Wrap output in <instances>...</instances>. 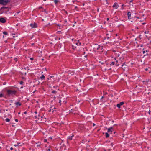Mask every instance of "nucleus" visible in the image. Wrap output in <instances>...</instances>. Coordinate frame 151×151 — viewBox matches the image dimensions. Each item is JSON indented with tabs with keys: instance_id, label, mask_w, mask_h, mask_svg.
Wrapping results in <instances>:
<instances>
[{
	"instance_id": "obj_3",
	"label": "nucleus",
	"mask_w": 151,
	"mask_h": 151,
	"mask_svg": "<svg viewBox=\"0 0 151 151\" xmlns=\"http://www.w3.org/2000/svg\"><path fill=\"white\" fill-rule=\"evenodd\" d=\"M38 118L37 119V120H36V121H37L38 122H41L42 120V116H40L39 115H38Z\"/></svg>"
},
{
	"instance_id": "obj_52",
	"label": "nucleus",
	"mask_w": 151,
	"mask_h": 151,
	"mask_svg": "<svg viewBox=\"0 0 151 151\" xmlns=\"http://www.w3.org/2000/svg\"><path fill=\"white\" fill-rule=\"evenodd\" d=\"M113 52H115V51L114 50V51H113Z\"/></svg>"
},
{
	"instance_id": "obj_2",
	"label": "nucleus",
	"mask_w": 151,
	"mask_h": 151,
	"mask_svg": "<svg viewBox=\"0 0 151 151\" xmlns=\"http://www.w3.org/2000/svg\"><path fill=\"white\" fill-rule=\"evenodd\" d=\"M9 1V0H0V4L5 5Z\"/></svg>"
},
{
	"instance_id": "obj_24",
	"label": "nucleus",
	"mask_w": 151,
	"mask_h": 151,
	"mask_svg": "<svg viewBox=\"0 0 151 151\" xmlns=\"http://www.w3.org/2000/svg\"><path fill=\"white\" fill-rule=\"evenodd\" d=\"M3 33L5 35H7V33L6 32H3Z\"/></svg>"
},
{
	"instance_id": "obj_21",
	"label": "nucleus",
	"mask_w": 151,
	"mask_h": 151,
	"mask_svg": "<svg viewBox=\"0 0 151 151\" xmlns=\"http://www.w3.org/2000/svg\"><path fill=\"white\" fill-rule=\"evenodd\" d=\"M119 104L121 106V105H123L124 104V102H120L119 103Z\"/></svg>"
},
{
	"instance_id": "obj_23",
	"label": "nucleus",
	"mask_w": 151,
	"mask_h": 151,
	"mask_svg": "<svg viewBox=\"0 0 151 151\" xmlns=\"http://www.w3.org/2000/svg\"><path fill=\"white\" fill-rule=\"evenodd\" d=\"M54 1L55 4H57L58 2V0H54Z\"/></svg>"
},
{
	"instance_id": "obj_57",
	"label": "nucleus",
	"mask_w": 151,
	"mask_h": 151,
	"mask_svg": "<svg viewBox=\"0 0 151 151\" xmlns=\"http://www.w3.org/2000/svg\"><path fill=\"white\" fill-rule=\"evenodd\" d=\"M1 110H0V113H1Z\"/></svg>"
},
{
	"instance_id": "obj_60",
	"label": "nucleus",
	"mask_w": 151,
	"mask_h": 151,
	"mask_svg": "<svg viewBox=\"0 0 151 151\" xmlns=\"http://www.w3.org/2000/svg\"><path fill=\"white\" fill-rule=\"evenodd\" d=\"M123 5H122V6H123Z\"/></svg>"
},
{
	"instance_id": "obj_16",
	"label": "nucleus",
	"mask_w": 151,
	"mask_h": 151,
	"mask_svg": "<svg viewBox=\"0 0 151 151\" xmlns=\"http://www.w3.org/2000/svg\"><path fill=\"white\" fill-rule=\"evenodd\" d=\"M105 136L107 138L109 137V135L107 133H106Z\"/></svg>"
},
{
	"instance_id": "obj_31",
	"label": "nucleus",
	"mask_w": 151,
	"mask_h": 151,
	"mask_svg": "<svg viewBox=\"0 0 151 151\" xmlns=\"http://www.w3.org/2000/svg\"><path fill=\"white\" fill-rule=\"evenodd\" d=\"M23 83V82L22 81H21L20 82V83L21 84H22V83Z\"/></svg>"
},
{
	"instance_id": "obj_55",
	"label": "nucleus",
	"mask_w": 151,
	"mask_h": 151,
	"mask_svg": "<svg viewBox=\"0 0 151 151\" xmlns=\"http://www.w3.org/2000/svg\"><path fill=\"white\" fill-rule=\"evenodd\" d=\"M111 145H112V146H113V145H112V144H111Z\"/></svg>"
},
{
	"instance_id": "obj_36",
	"label": "nucleus",
	"mask_w": 151,
	"mask_h": 151,
	"mask_svg": "<svg viewBox=\"0 0 151 151\" xmlns=\"http://www.w3.org/2000/svg\"><path fill=\"white\" fill-rule=\"evenodd\" d=\"M148 70V69H147V68H145V71H147Z\"/></svg>"
},
{
	"instance_id": "obj_19",
	"label": "nucleus",
	"mask_w": 151,
	"mask_h": 151,
	"mask_svg": "<svg viewBox=\"0 0 151 151\" xmlns=\"http://www.w3.org/2000/svg\"><path fill=\"white\" fill-rule=\"evenodd\" d=\"M57 91L55 90H53L52 91V92L53 93H56Z\"/></svg>"
},
{
	"instance_id": "obj_6",
	"label": "nucleus",
	"mask_w": 151,
	"mask_h": 151,
	"mask_svg": "<svg viewBox=\"0 0 151 151\" xmlns=\"http://www.w3.org/2000/svg\"><path fill=\"white\" fill-rule=\"evenodd\" d=\"M119 6L118 4L116 3H114V5L112 7L115 9H117L118 7Z\"/></svg>"
},
{
	"instance_id": "obj_15",
	"label": "nucleus",
	"mask_w": 151,
	"mask_h": 151,
	"mask_svg": "<svg viewBox=\"0 0 151 151\" xmlns=\"http://www.w3.org/2000/svg\"><path fill=\"white\" fill-rule=\"evenodd\" d=\"M40 78L41 79H44L45 78V76L43 75H42L41 77H40Z\"/></svg>"
},
{
	"instance_id": "obj_51",
	"label": "nucleus",
	"mask_w": 151,
	"mask_h": 151,
	"mask_svg": "<svg viewBox=\"0 0 151 151\" xmlns=\"http://www.w3.org/2000/svg\"><path fill=\"white\" fill-rule=\"evenodd\" d=\"M116 36H117V34H116Z\"/></svg>"
},
{
	"instance_id": "obj_42",
	"label": "nucleus",
	"mask_w": 151,
	"mask_h": 151,
	"mask_svg": "<svg viewBox=\"0 0 151 151\" xmlns=\"http://www.w3.org/2000/svg\"><path fill=\"white\" fill-rule=\"evenodd\" d=\"M26 113H27V112H24V114H26Z\"/></svg>"
},
{
	"instance_id": "obj_37",
	"label": "nucleus",
	"mask_w": 151,
	"mask_h": 151,
	"mask_svg": "<svg viewBox=\"0 0 151 151\" xmlns=\"http://www.w3.org/2000/svg\"><path fill=\"white\" fill-rule=\"evenodd\" d=\"M93 126H94L95 125V124L94 123H93Z\"/></svg>"
},
{
	"instance_id": "obj_34",
	"label": "nucleus",
	"mask_w": 151,
	"mask_h": 151,
	"mask_svg": "<svg viewBox=\"0 0 151 151\" xmlns=\"http://www.w3.org/2000/svg\"><path fill=\"white\" fill-rule=\"evenodd\" d=\"M14 60H15L16 61H17V58H14Z\"/></svg>"
},
{
	"instance_id": "obj_26",
	"label": "nucleus",
	"mask_w": 151,
	"mask_h": 151,
	"mask_svg": "<svg viewBox=\"0 0 151 151\" xmlns=\"http://www.w3.org/2000/svg\"><path fill=\"white\" fill-rule=\"evenodd\" d=\"M115 64V62H112L111 63V65H114Z\"/></svg>"
},
{
	"instance_id": "obj_25",
	"label": "nucleus",
	"mask_w": 151,
	"mask_h": 151,
	"mask_svg": "<svg viewBox=\"0 0 151 151\" xmlns=\"http://www.w3.org/2000/svg\"><path fill=\"white\" fill-rule=\"evenodd\" d=\"M119 55H118L117 57H116V58H114V59H115V60H116V59H120V58H118V57H119Z\"/></svg>"
},
{
	"instance_id": "obj_10",
	"label": "nucleus",
	"mask_w": 151,
	"mask_h": 151,
	"mask_svg": "<svg viewBox=\"0 0 151 151\" xmlns=\"http://www.w3.org/2000/svg\"><path fill=\"white\" fill-rule=\"evenodd\" d=\"M128 19H130L131 18V13L130 12H128L127 14Z\"/></svg>"
},
{
	"instance_id": "obj_28",
	"label": "nucleus",
	"mask_w": 151,
	"mask_h": 151,
	"mask_svg": "<svg viewBox=\"0 0 151 151\" xmlns=\"http://www.w3.org/2000/svg\"><path fill=\"white\" fill-rule=\"evenodd\" d=\"M37 144V146H39L40 145V143L39 142H38V143Z\"/></svg>"
},
{
	"instance_id": "obj_47",
	"label": "nucleus",
	"mask_w": 151,
	"mask_h": 151,
	"mask_svg": "<svg viewBox=\"0 0 151 151\" xmlns=\"http://www.w3.org/2000/svg\"><path fill=\"white\" fill-rule=\"evenodd\" d=\"M148 113H149V114H150V111H149Z\"/></svg>"
},
{
	"instance_id": "obj_53",
	"label": "nucleus",
	"mask_w": 151,
	"mask_h": 151,
	"mask_svg": "<svg viewBox=\"0 0 151 151\" xmlns=\"http://www.w3.org/2000/svg\"><path fill=\"white\" fill-rule=\"evenodd\" d=\"M47 79H48V80H49V78H48Z\"/></svg>"
},
{
	"instance_id": "obj_35",
	"label": "nucleus",
	"mask_w": 151,
	"mask_h": 151,
	"mask_svg": "<svg viewBox=\"0 0 151 151\" xmlns=\"http://www.w3.org/2000/svg\"><path fill=\"white\" fill-rule=\"evenodd\" d=\"M15 121H16V122H18V120L17 119H15Z\"/></svg>"
},
{
	"instance_id": "obj_46",
	"label": "nucleus",
	"mask_w": 151,
	"mask_h": 151,
	"mask_svg": "<svg viewBox=\"0 0 151 151\" xmlns=\"http://www.w3.org/2000/svg\"><path fill=\"white\" fill-rule=\"evenodd\" d=\"M35 114H37V111H35Z\"/></svg>"
},
{
	"instance_id": "obj_44",
	"label": "nucleus",
	"mask_w": 151,
	"mask_h": 151,
	"mask_svg": "<svg viewBox=\"0 0 151 151\" xmlns=\"http://www.w3.org/2000/svg\"><path fill=\"white\" fill-rule=\"evenodd\" d=\"M143 54H144L145 53V51H143Z\"/></svg>"
},
{
	"instance_id": "obj_14",
	"label": "nucleus",
	"mask_w": 151,
	"mask_h": 151,
	"mask_svg": "<svg viewBox=\"0 0 151 151\" xmlns=\"http://www.w3.org/2000/svg\"><path fill=\"white\" fill-rule=\"evenodd\" d=\"M74 135H72L71 137H69L68 138V139H69V140H71L72 139V137H73Z\"/></svg>"
},
{
	"instance_id": "obj_17",
	"label": "nucleus",
	"mask_w": 151,
	"mask_h": 151,
	"mask_svg": "<svg viewBox=\"0 0 151 151\" xmlns=\"http://www.w3.org/2000/svg\"><path fill=\"white\" fill-rule=\"evenodd\" d=\"M19 144H20V143H17V144H15L14 145V146H15V147H16V146H19V145H19Z\"/></svg>"
},
{
	"instance_id": "obj_29",
	"label": "nucleus",
	"mask_w": 151,
	"mask_h": 151,
	"mask_svg": "<svg viewBox=\"0 0 151 151\" xmlns=\"http://www.w3.org/2000/svg\"><path fill=\"white\" fill-rule=\"evenodd\" d=\"M148 32H149V31H148L147 32V31H145L144 33L145 34H146L148 33Z\"/></svg>"
},
{
	"instance_id": "obj_7",
	"label": "nucleus",
	"mask_w": 151,
	"mask_h": 151,
	"mask_svg": "<svg viewBox=\"0 0 151 151\" xmlns=\"http://www.w3.org/2000/svg\"><path fill=\"white\" fill-rule=\"evenodd\" d=\"M30 25L33 28H35L37 27V25L35 23L31 24Z\"/></svg>"
},
{
	"instance_id": "obj_13",
	"label": "nucleus",
	"mask_w": 151,
	"mask_h": 151,
	"mask_svg": "<svg viewBox=\"0 0 151 151\" xmlns=\"http://www.w3.org/2000/svg\"><path fill=\"white\" fill-rule=\"evenodd\" d=\"M122 69H124V70H125V68L127 66L126 65H125L124 64L122 65Z\"/></svg>"
},
{
	"instance_id": "obj_22",
	"label": "nucleus",
	"mask_w": 151,
	"mask_h": 151,
	"mask_svg": "<svg viewBox=\"0 0 151 151\" xmlns=\"http://www.w3.org/2000/svg\"><path fill=\"white\" fill-rule=\"evenodd\" d=\"M35 119H36V120H37V118H38V115H35Z\"/></svg>"
},
{
	"instance_id": "obj_27",
	"label": "nucleus",
	"mask_w": 151,
	"mask_h": 151,
	"mask_svg": "<svg viewBox=\"0 0 151 151\" xmlns=\"http://www.w3.org/2000/svg\"><path fill=\"white\" fill-rule=\"evenodd\" d=\"M3 96V94L2 93H0V97H2Z\"/></svg>"
},
{
	"instance_id": "obj_33",
	"label": "nucleus",
	"mask_w": 151,
	"mask_h": 151,
	"mask_svg": "<svg viewBox=\"0 0 151 151\" xmlns=\"http://www.w3.org/2000/svg\"><path fill=\"white\" fill-rule=\"evenodd\" d=\"M30 60H33V58H30Z\"/></svg>"
},
{
	"instance_id": "obj_43",
	"label": "nucleus",
	"mask_w": 151,
	"mask_h": 151,
	"mask_svg": "<svg viewBox=\"0 0 151 151\" xmlns=\"http://www.w3.org/2000/svg\"><path fill=\"white\" fill-rule=\"evenodd\" d=\"M109 18H107V20H109Z\"/></svg>"
},
{
	"instance_id": "obj_1",
	"label": "nucleus",
	"mask_w": 151,
	"mask_h": 151,
	"mask_svg": "<svg viewBox=\"0 0 151 151\" xmlns=\"http://www.w3.org/2000/svg\"><path fill=\"white\" fill-rule=\"evenodd\" d=\"M7 94L9 95H15L16 93V91L15 90H7Z\"/></svg>"
},
{
	"instance_id": "obj_58",
	"label": "nucleus",
	"mask_w": 151,
	"mask_h": 151,
	"mask_svg": "<svg viewBox=\"0 0 151 151\" xmlns=\"http://www.w3.org/2000/svg\"><path fill=\"white\" fill-rule=\"evenodd\" d=\"M99 9H98V11H99Z\"/></svg>"
},
{
	"instance_id": "obj_39",
	"label": "nucleus",
	"mask_w": 151,
	"mask_h": 151,
	"mask_svg": "<svg viewBox=\"0 0 151 151\" xmlns=\"http://www.w3.org/2000/svg\"><path fill=\"white\" fill-rule=\"evenodd\" d=\"M13 148H12V147H11V148H10V150H13Z\"/></svg>"
},
{
	"instance_id": "obj_45",
	"label": "nucleus",
	"mask_w": 151,
	"mask_h": 151,
	"mask_svg": "<svg viewBox=\"0 0 151 151\" xmlns=\"http://www.w3.org/2000/svg\"><path fill=\"white\" fill-rule=\"evenodd\" d=\"M61 102V101L60 100V101H59V102L60 103Z\"/></svg>"
},
{
	"instance_id": "obj_8",
	"label": "nucleus",
	"mask_w": 151,
	"mask_h": 151,
	"mask_svg": "<svg viewBox=\"0 0 151 151\" xmlns=\"http://www.w3.org/2000/svg\"><path fill=\"white\" fill-rule=\"evenodd\" d=\"M0 22L2 23H5L6 22L5 19L3 18H0Z\"/></svg>"
},
{
	"instance_id": "obj_9",
	"label": "nucleus",
	"mask_w": 151,
	"mask_h": 151,
	"mask_svg": "<svg viewBox=\"0 0 151 151\" xmlns=\"http://www.w3.org/2000/svg\"><path fill=\"white\" fill-rule=\"evenodd\" d=\"M98 47H97V45L95 46V47L94 48L95 50L97 49V50H99V48H101V49H102V47L101 46L99 45L98 46Z\"/></svg>"
},
{
	"instance_id": "obj_50",
	"label": "nucleus",
	"mask_w": 151,
	"mask_h": 151,
	"mask_svg": "<svg viewBox=\"0 0 151 151\" xmlns=\"http://www.w3.org/2000/svg\"><path fill=\"white\" fill-rule=\"evenodd\" d=\"M44 1H46V0H43Z\"/></svg>"
},
{
	"instance_id": "obj_41",
	"label": "nucleus",
	"mask_w": 151,
	"mask_h": 151,
	"mask_svg": "<svg viewBox=\"0 0 151 151\" xmlns=\"http://www.w3.org/2000/svg\"><path fill=\"white\" fill-rule=\"evenodd\" d=\"M54 77V76H50V78H52V77Z\"/></svg>"
},
{
	"instance_id": "obj_20",
	"label": "nucleus",
	"mask_w": 151,
	"mask_h": 151,
	"mask_svg": "<svg viewBox=\"0 0 151 151\" xmlns=\"http://www.w3.org/2000/svg\"><path fill=\"white\" fill-rule=\"evenodd\" d=\"M6 122H9L10 121V119H9L7 118L6 119Z\"/></svg>"
},
{
	"instance_id": "obj_5",
	"label": "nucleus",
	"mask_w": 151,
	"mask_h": 151,
	"mask_svg": "<svg viewBox=\"0 0 151 151\" xmlns=\"http://www.w3.org/2000/svg\"><path fill=\"white\" fill-rule=\"evenodd\" d=\"M113 130V128L112 127L108 129V132L110 134L112 133V132Z\"/></svg>"
},
{
	"instance_id": "obj_56",
	"label": "nucleus",
	"mask_w": 151,
	"mask_h": 151,
	"mask_svg": "<svg viewBox=\"0 0 151 151\" xmlns=\"http://www.w3.org/2000/svg\"><path fill=\"white\" fill-rule=\"evenodd\" d=\"M22 88V87H21V88Z\"/></svg>"
},
{
	"instance_id": "obj_30",
	"label": "nucleus",
	"mask_w": 151,
	"mask_h": 151,
	"mask_svg": "<svg viewBox=\"0 0 151 151\" xmlns=\"http://www.w3.org/2000/svg\"><path fill=\"white\" fill-rule=\"evenodd\" d=\"M118 60H116V63H118ZM116 65H119L118 64H117V63H116Z\"/></svg>"
},
{
	"instance_id": "obj_59",
	"label": "nucleus",
	"mask_w": 151,
	"mask_h": 151,
	"mask_svg": "<svg viewBox=\"0 0 151 151\" xmlns=\"http://www.w3.org/2000/svg\"><path fill=\"white\" fill-rule=\"evenodd\" d=\"M84 5V4H83V5Z\"/></svg>"
},
{
	"instance_id": "obj_49",
	"label": "nucleus",
	"mask_w": 151,
	"mask_h": 151,
	"mask_svg": "<svg viewBox=\"0 0 151 151\" xmlns=\"http://www.w3.org/2000/svg\"><path fill=\"white\" fill-rule=\"evenodd\" d=\"M104 98V97H103V96H102V98H101V99H102V98Z\"/></svg>"
},
{
	"instance_id": "obj_54",
	"label": "nucleus",
	"mask_w": 151,
	"mask_h": 151,
	"mask_svg": "<svg viewBox=\"0 0 151 151\" xmlns=\"http://www.w3.org/2000/svg\"><path fill=\"white\" fill-rule=\"evenodd\" d=\"M20 114V112H19V113H18V114Z\"/></svg>"
},
{
	"instance_id": "obj_48",
	"label": "nucleus",
	"mask_w": 151,
	"mask_h": 151,
	"mask_svg": "<svg viewBox=\"0 0 151 151\" xmlns=\"http://www.w3.org/2000/svg\"><path fill=\"white\" fill-rule=\"evenodd\" d=\"M99 130H100V129H98V131H99Z\"/></svg>"
},
{
	"instance_id": "obj_12",
	"label": "nucleus",
	"mask_w": 151,
	"mask_h": 151,
	"mask_svg": "<svg viewBox=\"0 0 151 151\" xmlns=\"http://www.w3.org/2000/svg\"><path fill=\"white\" fill-rule=\"evenodd\" d=\"M81 43L79 42V40H78L77 42L76 43V44L77 45H81Z\"/></svg>"
},
{
	"instance_id": "obj_11",
	"label": "nucleus",
	"mask_w": 151,
	"mask_h": 151,
	"mask_svg": "<svg viewBox=\"0 0 151 151\" xmlns=\"http://www.w3.org/2000/svg\"><path fill=\"white\" fill-rule=\"evenodd\" d=\"M15 104H16L17 106H20L21 105V104L20 102H16L15 103Z\"/></svg>"
},
{
	"instance_id": "obj_40",
	"label": "nucleus",
	"mask_w": 151,
	"mask_h": 151,
	"mask_svg": "<svg viewBox=\"0 0 151 151\" xmlns=\"http://www.w3.org/2000/svg\"><path fill=\"white\" fill-rule=\"evenodd\" d=\"M47 141V140L46 139L44 140V142H46Z\"/></svg>"
},
{
	"instance_id": "obj_38",
	"label": "nucleus",
	"mask_w": 151,
	"mask_h": 151,
	"mask_svg": "<svg viewBox=\"0 0 151 151\" xmlns=\"http://www.w3.org/2000/svg\"><path fill=\"white\" fill-rule=\"evenodd\" d=\"M145 24H146V23H145V22L142 23V24L143 25Z\"/></svg>"
},
{
	"instance_id": "obj_4",
	"label": "nucleus",
	"mask_w": 151,
	"mask_h": 151,
	"mask_svg": "<svg viewBox=\"0 0 151 151\" xmlns=\"http://www.w3.org/2000/svg\"><path fill=\"white\" fill-rule=\"evenodd\" d=\"M56 109V108L54 106H52L50 107V110H49V111L50 112H52V113H53L55 111V110H54V109Z\"/></svg>"
},
{
	"instance_id": "obj_18",
	"label": "nucleus",
	"mask_w": 151,
	"mask_h": 151,
	"mask_svg": "<svg viewBox=\"0 0 151 151\" xmlns=\"http://www.w3.org/2000/svg\"><path fill=\"white\" fill-rule=\"evenodd\" d=\"M116 106L118 108H120V106H121V105H120V104H117V105H116Z\"/></svg>"
},
{
	"instance_id": "obj_32",
	"label": "nucleus",
	"mask_w": 151,
	"mask_h": 151,
	"mask_svg": "<svg viewBox=\"0 0 151 151\" xmlns=\"http://www.w3.org/2000/svg\"><path fill=\"white\" fill-rule=\"evenodd\" d=\"M50 151V148H49L47 150V151Z\"/></svg>"
}]
</instances>
